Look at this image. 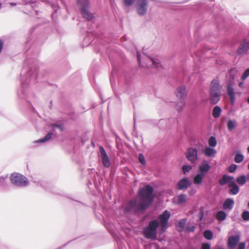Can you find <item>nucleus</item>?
<instances>
[{"label": "nucleus", "mask_w": 249, "mask_h": 249, "mask_svg": "<svg viewBox=\"0 0 249 249\" xmlns=\"http://www.w3.org/2000/svg\"><path fill=\"white\" fill-rule=\"evenodd\" d=\"M236 182L240 185H243L247 182V178L244 175L239 176L236 178Z\"/></svg>", "instance_id": "nucleus-28"}, {"label": "nucleus", "mask_w": 249, "mask_h": 249, "mask_svg": "<svg viewBox=\"0 0 249 249\" xmlns=\"http://www.w3.org/2000/svg\"><path fill=\"white\" fill-rule=\"evenodd\" d=\"M204 236L206 239L211 240L213 238V233L211 231L206 230L204 232Z\"/></svg>", "instance_id": "nucleus-30"}, {"label": "nucleus", "mask_w": 249, "mask_h": 249, "mask_svg": "<svg viewBox=\"0 0 249 249\" xmlns=\"http://www.w3.org/2000/svg\"><path fill=\"white\" fill-rule=\"evenodd\" d=\"M205 177V176L200 173L197 174L194 178L193 183L195 185L199 186L200 185L203 180Z\"/></svg>", "instance_id": "nucleus-19"}, {"label": "nucleus", "mask_w": 249, "mask_h": 249, "mask_svg": "<svg viewBox=\"0 0 249 249\" xmlns=\"http://www.w3.org/2000/svg\"><path fill=\"white\" fill-rule=\"evenodd\" d=\"M7 178V176L5 177V178L4 177H0V187L4 186L6 183L5 179Z\"/></svg>", "instance_id": "nucleus-41"}, {"label": "nucleus", "mask_w": 249, "mask_h": 249, "mask_svg": "<svg viewBox=\"0 0 249 249\" xmlns=\"http://www.w3.org/2000/svg\"><path fill=\"white\" fill-rule=\"evenodd\" d=\"M227 125L228 130L231 131L237 126V123L234 120L229 119L227 122Z\"/></svg>", "instance_id": "nucleus-22"}, {"label": "nucleus", "mask_w": 249, "mask_h": 249, "mask_svg": "<svg viewBox=\"0 0 249 249\" xmlns=\"http://www.w3.org/2000/svg\"><path fill=\"white\" fill-rule=\"evenodd\" d=\"M37 183H38V184H40V185H42V184H41V181H40V182H37Z\"/></svg>", "instance_id": "nucleus-53"}, {"label": "nucleus", "mask_w": 249, "mask_h": 249, "mask_svg": "<svg viewBox=\"0 0 249 249\" xmlns=\"http://www.w3.org/2000/svg\"><path fill=\"white\" fill-rule=\"evenodd\" d=\"M196 193V190L193 187L191 188L188 191V193L190 196H194Z\"/></svg>", "instance_id": "nucleus-40"}, {"label": "nucleus", "mask_w": 249, "mask_h": 249, "mask_svg": "<svg viewBox=\"0 0 249 249\" xmlns=\"http://www.w3.org/2000/svg\"><path fill=\"white\" fill-rule=\"evenodd\" d=\"M211 167L206 161H204L199 166V173L205 176L206 174L210 170Z\"/></svg>", "instance_id": "nucleus-16"}, {"label": "nucleus", "mask_w": 249, "mask_h": 249, "mask_svg": "<svg viewBox=\"0 0 249 249\" xmlns=\"http://www.w3.org/2000/svg\"><path fill=\"white\" fill-rule=\"evenodd\" d=\"M245 243L244 242H241L239 244L238 246V249H245Z\"/></svg>", "instance_id": "nucleus-45"}, {"label": "nucleus", "mask_w": 249, "mask_h": 249, "mask_svg": "<svg viewBox=\"0 0 249 249\" xmlns=\"http://www.w3.org/2000/svg\"><path fill=\"white\" fill-rule=\"evenodd\" d=\"M236 168H237V165L234 164H232V165H230L229 167L228 171L230 173H233L236 170Z\"/></svg>", "instance_id": "nucleus-37"}, {"label": "nucleus", "mask_w": 249, "mask_h": 249, "mask_svg": "<svg viewBox=\"0 0 249 249\" xmlns=\"http://www.w3.org/2000/svg\"><path fill=\"white\" fill-rule=\"evenodd\" d=\"M226 183H228L229 186L236 184L234 178L232 177L224 175L222 179L220 181V184L222 185H224Z\"/></svg>", "instance_id": "nucleus-13"}, {"label": "nucleus", "mask_w": 249, "mask_h": 249, "mask_svg": "<svg viewBox=\"0 0 249 249\" xmlns=\"http://www.w3.org/2000/svg\"><path fill=\"white\" fill-rule=\"evenodd\" d=\"M195 227L194 226L188 227L187 228V230L189 232H193L194 231Z\"/></svg>", "instance_id": "nucleus-46"}, {"label": "nucleus", "mask_w": 249, "mask_h": 249, "mask_svg": "<svg viewBox=\"0 0 249 249\" xmlns=\"http://www.w3.org/2000/svg\"><path fill=\"white\" fill-rule=\"evenodd\" d=\"M192 169V166L190 165H185L182 167V170L184 174L188 173Z\"/></svg>", "instance_id": "nucleus-35"}, {"label": "nucleus", "mask_w": 249, "mask_h": 249, "mask_svg": "<svg viewBox=\"0 0 249 249\" xmlns=\"http://www.w3.org/2000/svg\"><path fill=\"white\" fill-rule=\"evenodd\" d=\"M185 105V100H179L176 105V107L178 112H180L183 110V107Z\"/></svg>", "instance_id": "nucleus-27"}, {"label": "nucleus", "mask_w": 249, "mask_h": 249, "mask_svg": "<svg viewBox=\"0 0 249 249\" xmlns=\"http://www.w3.org/2000/svg\"><path fill=\"white\" fill-rule=\"evenodd\" d=\"M248 103H249V98H248Z\"/></svg>", "instance_id": "nucleus-55"}, {"label": "nucleus", "mask_w": 249, "mask_h": 249, "mask_svg": "<svg viewBox=\"0 0 249 249\" xmlns=\"http://www.w3.org/2000/svg\"><path fill=\"white\" fill-rule=\"evenodd\" d=\"M240 240L239 235H234L230 236L228 239V246L230 249L234 248Z\"/></svg>", "instance_id": "nucleus-14"}, {"label": "nucleus", "mask_w": 249, "mask_h": 249, "mask_svg": "<svg viewBox=\"0 0 249 249\" xmlns=\"http://www.w3.org/2000/svg\"><path fill=\"white\" fill-rule=\"evenodd\" d=\"M191 184V183L189 178L185 177L178 182L177 187L179 190H182L187 189Z\"/></svg>", "instance_id": "nucleus-12"}, {"label": "nucleus", "mask_w": 249, "mask_h": 249, "mask_svg": "<svg viewBox=\"0 0 249 249\" xmlns=\"http://www.w3.org/2000/svg\"><path fill=\"white\" fill-rule=\"evenodd\" d=\"M247 180H248L249 181V173L248 174V175H247Z\"/></svg>", "instance_id": "nucleus-49"}, {"label": "nucleus", "mask_w": 249, "mask_h": 249, "mask_svg": "<svg viewBox=\"0 0 249 249\" xmlns=\"http://www.w3.org/2000/svg\"><path fill=\"white\" fill-rule=\"evenodd\" d=\"M134 1V0H124V3L126 7H128L132 6Z\"/></svg>", "instance_id": "nucleus-33"}, {"label": "nucleus", "mask_w": 249, "mask_h": 249, "mask_svg": "<svg viewBox=\"0 0 249 249\" xmlns=\"http://www.w3.org/2000/svg\"><path fill=\"white\" fill-rule=\"evenodd\" d=\"M234 201L233 199L227 198L226 199L223 205V208L224 210H231L234 206Z\"/></svg>", "instance_id": "nucleus-18"}, {"label": "nucleus", "mask_w": 249, "mask_h": 249, "mask_svg": "<svg viewBox=\"0 0 249 249\" xmlns=\"http://www.w3.org/2000/svg\"><path fill=\"white\" fill-rule=\"evenodd\" d=\"M159 226L157 219L149 222L148 226L143 231V235L147 239H155L157 236V228Z\"/></svg>", "instance_id": "nucleus-4"}, {"label": "nucleus", "mask_w": 249, "mask_h": 249, "mask_svg": "<svg viewBox=\"0 0 249 249\" xmlns=\"http://www.w3.org/2000/svg\"><path fill=\"white\" fill-rule=\"evenodd\" d=\"M148 60L150 61L151 63H152L153 65H154L155 67L158 68L160 66V62L159 60L157 59H153L151 57H148Z\"/></svg>", "instance_id": "nucleus-32"}, {"label": "nucleus", "mask_w": 249, "mask_h": 249, "mask_svg": "<svg viewBox=\"0 0 249 249\" xmlns=\"http://www.w3.org/2000/svg\"><path fill=\"white\" fill-rule=\"evenodd\" d=\"M37 70L36 67L27 68L24 67L21 74V89L18 91V96L22 99H26V89L36 83L37 79Z\"/></svg>", "instance_id": "nucleus-2"}, {"label": "nucleus", "mask_w": 249, "mask_h": 249, "mask_svg": "<svg viewBox=\"0 0 249 249\" xmlns=\"http://www.w3.org/2000/svg\"><path fill=\"white\" fill-rule=\"evenodd\" d=\"M52 126L53 127V130L58 129L61 132L63 130V126L61 124H53L52 125Z\"/></svg>", "instance_id": "nucleus-36"}, {"label": "nucleus", "mask_w": 249, "mask_h": 249, "mask_svg": "<svg viewBox=\"0 0 249 249\" xmlns=\"http://www.w3.org/2000/svg\"><path fill=\"white\" fill-rule=\"evenodd\" d=\"M203 153L207 157H210L214 156L216 153V150L210 147H206L203 150Z\"/></svg>", "instance_id": "nucleus-21"}, {"label": "nucleus", "mask_w": 249, "mask_h": 249, "mask_svg": "<svg viewBox=\"0 0 249 249\" xmlns=\"http://www.w3.org/2000/svg\"><path fill=\"white\" fill-rule=\"evenodd\" d=\"M137 58H138V60L139 62V63H140V65H141V66H142V67H148L149 66L147 65V64H143L141 61V57H140V53L139 52H137Z\"/></svg>", "instance_id": "nucleus-43"}, {"label": "nucleus", "mask_w": 249, "mask_h": 249, "mask_svg": "<svg viewBox=\"0 0 249 249\" xmlns=\"http://www.w3.org/2000/svg\"><path fill=\"white\" fill-rule=\"evenodd\" d=\"M171 216V213L167 210L164 211L162 214L159 216V225L161 228L162 232L165 231L168 227V221Z\"/></svg>", "instance_id": "nucleus-8"}, {"label": "nucleus", "mask_w": 249, "mask_h": 249, "mask_svg": "<svg viewBox=\"0 0 249 249\" xmlns=\"http://www.w3.org/2000/svg\"><path fill=\"white\" fill-rule=\"evenodd\" d=\"M227 216V214L225 212L220 211L217 213L216 217L218 221H221L224 220L226 218Z\"/></svg>", "instance_id": "nucleus-24"}, {"label": "nucleus", "mask_w": 249, "mask_h": 249, "mask_svg": "<svg viewBox=\"0 0 249 249\" xmlns=\"http://www.w3.org/2000/svg\"><path fill=\"white\" fill-rule=\"evenodd\" d=\"M3 47V42L0 39V53L1 52L2 49Z\"/></svg>", "instance_id": "nucleus-47"}, {"label": "nucleus", "mask_w": 249, "mask_h": 249, "mask_svg": "<svg viewBox=\"0 0 249 249\" xmlns=\"http://www.w3.org/2000/svg\"><path fill=\"white\" fill-rule=\"evenodd\" d=\"M227 90L230 97L231 104H233L235 101V95L233 87L231 84H228Z\"/></svg>", "instance_id": "nucleus-17"}, {"label": "nucleus", "mask_w": 249, "mask_h": 249, "mask_svg": "<svg viewBox=\"0 0 249 249\" xmlns=\"http://www.w3.org/2000/svg\"><path fill=\"white\" fill-rule=\"evenodd\" d=\"M187 196L182 194L177 196L174 199V201L178 205H181L186 201Z\"/></svg>", "instance_id": "nucleus-20"}, {"label": "nucleus", "mask_w": 249, "mask_h": 249, "mask_svg": "<svg viewBox=\"0 0 249 249\" xmlns=\"http://www.w3.org/2000/svg\"><path fill=\"white\" fill-rule=\"evenodd\" d=\"M10 180L12 183L19 187H25L29 184L27 178L19 173L12 174L10 177Z\"/></svg>", "instance_id": "nucleus-5"}, {"label": "nucleus", "mask_w": 249, "mask_h": 249, "mask_svg": "<svg viewBox=\"0 0 249 249\" xmlns=\"http://www.w3.org/2000/svg\"><path fill=\"white\" fill-rule=\"evenodd\" d=\"M208 143L210 147H214L217 144V141L215 138L213 136H211L208 140Z\"/></svg>", "instance_id": "nucleus-29"}, {"label": "nucleus", "mask_w": 249, "mask_h": 249, "mask_svg": "<svg viewBox=\"0 0 249 249\" xmlns=\"http://www.w3.org/2000/svg\"><path fill=\"white\" fill-rule=\"evenodd\" d=\"M235 71L234 69H231L230 71V73H231L232 72H234Z\"/></svg>", "instance_id": "nucleus-48"}, {"label": "nucleus", "mask_w": 249, "mask_h": 249, "mask_svg": "<svg viewBox=\"0 0 249 249\" xmlns=\"http://www.w3.org/2000/svg\"><path fill=\"white\" fill-rule=\"evenodd\" d=\"M77 3L80 6L81 12L83 17L88 20H92L94 16L89 11L90 6L89 0H77Z\"/></svg>", "instance_id": "nucleus-6"}, {"label": "nucleus", "mask_w": 249, "mask_h": 249, "mask_svg": "<svg viewBox=\"0 0 249 249\" xmlns=\"http://www.w3.org/2000/svg\"><path fill=\"white\" fill-rule=\"evenodd\" d=\"M249 76V68L247 69L243 73L242 75V79L243 80L246 79Z\"/></svg>", "instance_id": "nucleus-38"}, {"label": "nucleus", "mask_w": 249, "mask_h": 249, "mask_svg": "<svg viewBox=\"0 0 249 249\" xmlns=\"http://www.w3.org/2000/svg\"><path fill=\"white\" fill-rule=\"evenodd\" d=\"M11 4L12 5H14V6H15V5H16V3H11Z\"/></svg>", "instance_id": "nucleus-52"}, {"label": "nucleus", "mask_w": 249, "mask_h": 249, "mask_svg": "<svg viewBox=\"0 0 249 249\" xmlns=\"http://www.w3.org/2000/svg\"><path fill=\"white\" fill-rule=\"evenodd\" d=\"M31 3H34V1L32 0V1H31Z\"/></svg>", "instance_id": "nucleus-56"}, {"label": "nucleus", "mask_w": 249, "mask_h": 249, "mask_svg": "<svg viewBox=\"0 0 249 249\" xmlns=\"http://www.w3.org/2000/svg\"><path fill=\"white\" fill-rule=\"evenodd\" d=\"M185 223H186L185 219H182L180 220V221L178 223V226L181 229H183L184 228V227L185 226Z\"/></svg>", "instance_id": "nucleus-39"}, {"label": "nucleus", "mask_w": 249, "mask_h": 249, "mask_svg": "<svg viewBox=\"0 0 249 249\" xmlns=\"http://www.w3.org/2000/svg\"><path fill=\"white\" fill-rule=\"evenodd\" d=\"M221 109L218 106H215L213 110V116L214 118H217L220 115Z\"/></svg>", "instance_id": "nucleus-25"}, {"label": "nucleus", "mask_w": 249, "mask_h": 249, "mask_svg": "<svg viewBox=\"0 0 249 249\" xmlns=\"http://www.w3.org/2000/svg\"><path fill=\"white\" fill-rule=\"evenodd\" d=\"M248 153H249V146L248 148Z\"/></svg>", "instance_id": "nucleus-54"}, {"label": "nucleus", "mask_w": 249, "mask_h": 249, "mask_svg": "<svg viewBox=\"0 0 249 249\" xmlns=\"http://www.w3.org/2000/svg\"><path fill=\"white\" fill-rule=\"evenodd\" d=\"M52 135V133L51 132H49L44 138L40 139L39 140L35 141L34 142L35 143L44 142L49 140L51 139Z\"/></svg>", "instance_id": "nucleus-26"}, {"label": "nucleus", "mask_w": 249, "mask_h": 249, "mask_svg": "<svg viewBox=\"0 0 249 249\" xmlns=\"http://www.w3.org/2000/svg\"><path fill=\"white\" fill-rule=\"evenodd\" d=\"M229 187L230 188L229 194L231 195H236L239 191V187L236 184L229 186Z\"/></svg>", "instance_id": "nucleus-23"}, {"label": "nucleus", "mask_w": 249, "mask_h": 249, "mask_svg": "<svg viewBox=\"0 0 249 249\" xmlns=\"http://www.w3.org/2000/svg\"><path fill=\"white\" fill-rule=\"evenodd\" d=\"M150 1V0H135V8L139 16H143L147 13Z\"/></svg>", "instance_id": "nucleus-7"}, {"label": "nucleus", "mask_w": 249, "mask_h": 249, "mask_svg": "<svg viewBox=\"0 0 249 249\" xmlns=\"http://www.w3.org/2000/svg\"><path fill=\"white\" fill-rule=\"evenodd\" d=\"M139 160L140 162L142 164H144L145 163V161L144 160V157L142 154H140L139 155Z\"/></svg>", "instance_id": "nucleus-42"}, {"label": "nucleus", "mask_w": 249, "mask_h": 249, "mask_svg": "<svg viewBox=\"0 0 249 249\" xmlns=\"http://www.w3.org/2000/svg\"><path fill=\"white\" fill-rule=\"evenodd\" d=\"M198 151L196 148L190 147L186 153L187 159L192 163H195L197 160Z\"/></svg>", "instance_id": "nucleus-10"}, {"label": "nucleus", "mask_w": 249, "mask_h": 249, "mask_svg": "<svg viewBox=\"0 0 249 249\" xmlns=\"http://www.w3.org/2000/svg\"><path fill=\"white\" fill-rule=\"evenodd\" d=\"M201 249H211V245L209 243H203L201 245Z\"/></svg>", "instance_id": "nucleus-44"}, {"label": "nucleus", "mask_w": 249, "mask_h": 249, "mask_svg": "<svg viewBox=\"0 0 249 249\" xmlns=\"http://www.w3.org/2000/svg\"><path fill=\"white\" fill-rule=\"evenodd\" d=\"M99 151L100 153V157L103 166L106 168L109 167L111 165V161L105 149L103 146H100Z\"/></svg>", "instance_id": "nucleus-9"}, {"label": "nucleus", "mask_w": 249, "mask_h": 249, "mask_svg": "<svg viewBox=\"0 0 249 249\" xmlns=\"http://www.w3.org/2000/svg\"><path fill=\"white\" fill-rule=\"evenodd\" d=\"M243 159H244V156L242 154H241L239 153H236L235 158H234L235 161L236 163H240L241 162H242L243 161Z\"/></svg>", "instance_id": "nucleus-31"}, {"label": "nucleus", "mask_w": 249, "mask_h": 249, "mask_svg": "<svg viewBox=\"0 0 249 249\" xmlns=\"http://www.w3.org/2000/svg\"><path fill=\"white\" fill-rule=\"evenodd\" d=\"M153 188L150 185L140 188L139 191V200L137 202L136 199L131 200L128 203L123 205L121 210L124 214L136 211H142L147 208L154 200Z\"/></svg>", "instance_id": "nucleus-1"}, {"label": "nucleus", "mask_w": 249, "mask_h": 249, "mask_svg": "<svg viewBox=\"0 0 249 249\" xmlns=\"http://www.w3.org/2000/svg\"><path fill=\"white\" fill-rule=\"evenodd\" d=\"M242 84H243V83H242V82H240V83H239V87H242Z\"/></svg>", "instance_id": "nucleus-50"}, {"label": "nucleus", "mask_w": 249, "mask_h": 249, "mask_svg": "<svg viewBox=\"0 0 249 249\" xmlns=\"http://www.w3.org/2000/svg\"><path fill=\"white\" fill-rule=\"evenodd\" d=\"M175 94L179 100H185L187 95L186 89L184 86H180L177 89Z\"/></svg>", "instance_id": "nucleus-11"}, {"label": "nucleus", "mask_w": 249, "mask_h": 249, "mask_svg": "<svg viewBox=\"0 0 249 249\" xmlns=\"http://www.w3.org/2000/svg\"><path fill=\"white\" fill-rule=\"evenodd\" d=\"M221 88L217 80L213 79L212 81L210 89V100L212 104H215L219 101L221 96Z\"/></svg>", "instance_id": "nucleus-3"}, {"label": "nucleus", "mask_w": 249, "mask_h": 249, "mask_svg": "<svg viewBox=\"0 0 249 249\" xmlns=\"http://www.w3.org/2000/svg\"><path fill=\"white\" fill-rule=\"evenodd\" d=\"M249 50V41L245 40L240 45L237 51L239 54H245Z\"/></svg>", "instance_id": "nucleus-15"}, {"label": "nucleus", "mask_w": 249, "mask_h": 249, "mask_svg": "<svg viewBox=\"0 0 249 249\" xmlns=\"http://www.w3.org/2000/svg\"><path fill=\"white\" fill-rule=\"evenodd\" d=\"M55 12H54V13H53L52 15V18H53V17L55 16Z\"/></svg>", "instance_id": "nucleus-51"}, {"label": "nucleus", "mask_w": 249, "mask_h": 249, "mask_svg": "<svg viewBox=\"0 0 249 249\" xmlns=\"http://www.w3.org/2000/svg\"><path fill=\"white\" fill-rule=\"evenodd\" d=\"M243 219L244 221H248L249 220V212L244 211L242 215Z\"/></svg>", "instance_id": "nucleus-34"}]
</instances>
